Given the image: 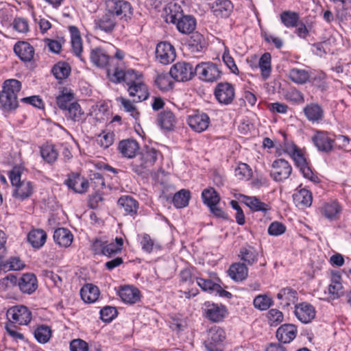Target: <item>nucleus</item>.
Masks as SVG:
<instances>
[{
  "instance_id": "6",
  "label": "nucleus",
  "mask_w": 351,
  "mask_h": 351,
  "mask_svg": "<svg viewBox=\"0 0 351 351\" xmlns=\"http://www.w3.org/2000/svg\"><path fill=\"white\" fill-rule=\"evenodd\" d=\"M6 316L9 321L19 325H27L32 319L31 311L23 305L10 308L7 311Z\"/></svg>"
},
{
  "instance_id": "41",
  "label": "nucleus",
  "mask_w": 351,
  "mask_h": 351,
  "mask_svg": "<svg viewBox=\"0 0 351 351\" xmlns=\"http://www.w3.org/2000/svg\"><path fill=\"white\" fill-rule=\"evenodd\" d=\"M239 256L247 265H252L257 261L258 253L254 247L247 245L240 249Z\"/></svg>"
},
{
  "instance_id": "2",
  "label": "nucleus",
  "mask_w": 351,
  "mask_h": 351,
  "mask_svg": "<svg viewBox=\"0 0 351 351\" xmlns=\"http://www.w3.org/2000/svg\"><path fill=\"white\" fill-rule=\"evenodd\" d=\"M10 179L14 186L13 197L23 201L29 198L34 193V186L32 182L21 180V170L19 167H14L10 172Z\"/></svg>"
},
{
  "instance_id": "50",
  "label": "nucleus",
  "mask_w": 351,
  "mask_h": 351,
  "mask_svg": "<svg viewBox=\"0 0 351 351\" xmlns=\"http://www.w3.org/2000/svg\"><path fill=\"white\" fill-rule=\"evenodd\" d=\"M52 73L58 80L66 79L71 73V67L69 64L60 62L53 66Z\"/></svg>"
},
{
  "instance_id": "60",
  "label": "nucleus",
  "mask_w": 351,
  "mask_h": 351,
  "mask_svg": "<svg viewBox=\"0 0 351 351\" xmlns=\"http://www.w3.org/2000/svg\"><path fill=\"white\" fill-rule=\"evenodd\" d=\"M197 283L198 286L203 291H219L220 286L214 283L211 280H206L202 278H197Z\"/></svg>"
},
{
  "instance_id": "61",
  "label": "nucleus",
  "mask_w": 351,
  "mask_h": 351,
  "mask_svg": "<svg viewBox=\"0 0 351 351\" xmlns=\"http://www.w3.org/2000/svg\"><path fill=\"white\" fill-rule=\"evenodd\" d=\"M117 309L112 306H105L100 311L101 319L105 322H109L113 319L117 315Z\"/></svg>"
},
{
  "instance_id": "52",
  "label": "nucleus",
  "mask_w": 351,
  "mask_h": 351,
  "mask_svg": "<svg viewBox=\"0 0 351 351\" xmlns=\"http://www.w3.org/2000/svg\"><path fill=\"white\" fill-rule=\"evenodd\" d=\"M42 158L48 163L54 162L58 156V153L53 145H46L40 148Z\"/></svg>"
},
{
  "instance_id": "9",
  "label": "nucleus",
  "mask_w": 351,
  "mask_h": 351,
  "mask_svg": "<svg viewBox=\"0 0 351 351\" xmlns=\"http://www.w3.org/2000/svg\"><path fill=\"white\" fill-rule=\"evenodd\" d=\"M176 57L174 47L167 42L159 43L156 48V60L162 64H169L174 61Z\"/></svg>"
},
{
  "instance_id": "64",
  "label": "nucleus",
  "mask_w": 351,
  "mask_h": 351,
  "mask_svg": "<svg viewBox=\"0 0 351 351\" xmlns=\"http://www.w3.org/2000/svg\"><path fill=\"white\" fill-rule=\"evenodd\" d=\"M71 351H88V343L80 339H73L70 343Z\"/></svg>"
},
{
  "instance_id": "49",
  "label": "nucleus",
  "mask_w": 351,
  "mask_h": 351,
  "mask_svg": "<svg viewBox=\"0 0 351 351\" xmlns=\"http://www.w3.org/2000/svg\"><path fill=\"white\" fill-rule=\"evenodd\" d=\"M202 198L208 207L217 205L220 200L219 195L213 188L204 189L202 193Z\"/></svg>"
},
{
  "instance_id": "17",
  "label": "nucleus",
  "mask_w": 351,
  "mask_h": 351,
  "mask_svg": "<svg viewBox=\"0 0 351 351\" xmlns=\"http://www.w3.org/2000/svg\"><path fill=\"white\" fill-rule=\"evenodd\" d=\"M178 30L184 34L193 33L196 27V20L191 15L179 14L173 16Z\"/></svg>"
},
{
  "instance_id": "14",
  "label": "nucleus",
  "mask_w": 351,
  "mask_h": 351,
  "mask_svg": "<svg viewBox=\"0 0 351 351\" xmlns=\"http://www.w3.org/2000/svg\"><path fill=\"white\" fill-rule=\"evenodd\" d=\"M113 82L118 83L123 81L128 87L137 84V82H142V75L133 69L123 71L116 69L113 74Z\"/></svg>"
},
{
  "instance_id": "21",
  "label": "nucleus",
  "mask_w": 351,
  "mask_h": 351,
  "mask_svg": "<svg viewBox=\"0 0 351 351\" xmlns=\"http://www.w3.org/2000/svg\"><path fill=\"white\" fill-rule=\"evenodd\" d=\"M277 298L280 300V305L285 308L291 304H296L298 300V292L291 287L281 289L277 294Z\"/></svg>"
},
{
  "instance_id": "18",
  "label": "nucleus",
  "mask_w": 351,
  "mask_h": 351,
  "mask_svg": "<svg viewBox=\"0 0 351 351\" xmlns=\"http://www.w3.org/2000/svg\"><path fill=\"white\" fill-rule=\"evenodd\" d=\"M64 184L75 193H84L88 189V181L80 174L75 173L70 176L65 181Z\"/></svg>"
},
{
  "instance_id": "33",
  "label": "nucleus",
  "mask_w": 351,
  "mask_h": 351,
  "mask_svg": "<svg viewBox=\"0 0 351 351\" xmlns=\"http://www.w3.org/2000/svg\"><path fill=\"white\" fill-rule=\"evenodd\" d=\"M119 296L125 303L134 304L140 300V291L134 287L125 286L119 291Z\"/></svg>"
},
{
  "instance_id": "58",
  "label": "nucleus",
  "mask_w": 351,
  "mask_h": 351,
  "mask_svg": "<svg viewBox=\"0 0 351 351\" xmlns=\"http://www.w3.org/2000/svg\"><path fill=\"white\" fill-rule=\"evenodd\" d=\"M252 170L245 163H240L234 170V176L239 180L251 176Z\"/></svg>"
},
{
  "instance_id": "45",
  "label": "nucleus",
  "mask_w": 351,
  "mask_h": 351,
  "mask_svg": "<svg viewBox=\"0 0 351 351\" xmlns=\"http://www.w3.org/2000/svg\"><path fill=\"white\" fill-rule=\"evenodd\" d=\"M123 245V239L121 237H116L115 243H109L106 241L104 256L111 257L120 253Z\"/></svg>"
},
{
  "instance_id": "59",
  "label": "nucleus",
  "mask_w": 351,
  "mask_h": 351,
  "mask_svg": "<svg viewBox=\"0 0 351 351\" xmlns=\"http://www.w3.org/2000/svg\"><path fill=\"white\" fill-rule=\"evenodd\" d=\"M14 29L19 33L25 34L29 31L27 19L22 17L15 18L13 21Z\"/></svg>"
},
{
  "instance_id": "10",
  "label": "nucleus",
  "mask_w": 351,
  "mask_h": 351,
  "mask_svg": "<svg viewBox=\"0 0 351 351\" xmlns=\"http://www.w3.org/2000/svg\"><path fill=\"white\" fill-rule=\"evenodd\" d=\"M204 315L212 322H220L228 313L227 308L222 304L206 302L204 303Z\"/></svg>"
},
{
  "instance_id": "40",
  "label": "nucleus",
  "mask_w": 351,
  "mask_h": 351,
  "mask_svg": "<svg viewBox=\"0 0 351 351\" xmlns=\"http://www.w3.org/2000/svg\"><path fill=\"white\" fill-rule=\"evenodd\" d=\"M27 239L33 247L40 248L46 242L47 234L41 229L33 230L28 234Z\"/></svg>"
},
{
  "instance_id": "30",
  "label": "nucleus",
  "mask_w": 351,
  "mask_h": 351,
  "mask_svg": "<svg viewBox=\"0 0 351 351\" xmlns=\"http://www.w3.org/2000/svg\"><path fill=\"white\" fill-rule=\"evenodd\" d=\"M53 239L58 245L67 247L72 243L73 236L67 228H60L54 231Z\"/></svg>"
},
{
  "instance_id": "46",
  "label": "nucleus",
  "mask_w": 351,
  "mask_h": 351,
  "mask_svg": "<svg viewBox=\"0 0 351 351\" xmlns=\"http://www.w3.org/2000/svg\"><path fill=\"white\" fill-rule=\"evenodd\" d=\"M73 93L71 90L64 88L61 94L56 97V103L61 110H65L69 107V105L73 102Z\"/></svg>"
},
{
  "instance_id": "22",
  "label": "nucleus",
  "mask_w": 351,
  "mask_h": 351,
  "mask_svg": "<svg viewBox=\"0 0 351 351\" xmlns=\"http://www.w3.org/2000/svg\"><path fill=\"white\" fill-rule=\"evenodd\" d=\"M18 285L20 290L27 294L32 293L38 288L36 277L31 273L24 274L19 279Z\"/></svg>"
},
{
  "instance_id": "15",
  "label": "nucleus",
  "mask_w": 351,
  "mask_h": 351,
  "mask_svg": "<svg viewBox=\"0 0 351 351\" xmlns=\"http://www.w3.org/2000/svg\"><path fill=\"white\" fill-rule=\"evenodd\" d=\"M294 314L302 323L308 324L314 319L316 311L312 304L304 302L295 305Z\"/></svg>"
},
{
  "instance_id": "51",
  "label": "nucleus",
  "mask_w": 351,
  "mask_h": 351,
  "mask_svg": "<svg viewBox=\"0 0 351 351\" xmlns=\"http://www.w3.org/2000/svg\"><path fill=\"white\" fill-rule=\"evenodd\" d=\"M34 335L38 343H45L49 341L51 337V330L47 326L41 325L34 330Z\"/></svg>"
},
{
  "instance_id": "56",
  "label": "nucleus",
  "mask_w": 351,
  "mask_h": 351,
  "mask_svg": "<svg viewBox=\"0 0 351 351\" xmlns=\"http://www.w3.org/2000/svg\"><path fill=\"white\" fill-rule=\"evenodd\" d=\"M117 100L121 104L125 111L130 112L131 116L133 117L136 120L138 119L139 112L129 99L120 97H118Z\"/></svg>"
},
{
  "instance_id": "20",
  "label": "nucleus",
  "mask_w": 351,
  "mask_h": 351,
  "mask_svg": "<svg viewBox=\"0 0 351 351\" xmlns=\"http://www.w3.org/2000/svg\"><path fill=\"white\" fill-rule=\"evenodd\" d=\"M297 333L298 330L295 325L285 324L278 328L276 336L280 342L289 343L295 338Z\"/></svg>"
},
{
  "instance_id": "3",
  "label": "nucleus",
  "mask_w": 351,
  "mask_h": 351,
  "mask_svg": "<svg viewBox=\"0 0 351 351\" xmlns=\"http://www.w3.org/2000/svg\"><path fill=\"white\" fill-rule=\"evenodd\" d=\"M161 157L162 154L159 151L146 147L141 152L138 158L132 162V171L138 175H142L152 167L157 160Z\"/></svg>"
},
{
  "instance_id": "12",
  "label": "nucleus",
  "mask_w": 351,
  "mask_h": 351,
  "mask_svg": "<svg viewBox=\"0 0 351 351\" xmlns=\"http://www.w3.org/2000/svg\"><path fill=\"white\" fill-rule=\"evenodd\" d=\"M234 88L228 82L219 83L215 89V96L217 100L225 105L232 103L234 98Z\"/></svg>"
},
{
  "instance_id": "57",
  "label": "nucleus",
  "mask_w": 351,
  "mask_h": 351,
  "mask_svg": "<svg viewBox=\"0 0 351 351\" xmlns=\"http://www.w3.org/2000/svg\"><path fill=\"white\" fill-rule=\"evenodd\" d=\"M272 304L271 298L266 295H258L254 300V306L261 311L267 310Z\"/></svg>"
},
{
  "instance_id": "48",
  "label": "nucleus",
  "mask_w": 351,
  "mask_h": 351,
  "mask_svg": "<svg viewBox=\"0 0 351 351\" xmlns=\"http://www.w3.org/2000/svg\"><path fill=\"white\" fill-rule=\"evenodd\" d=\"M190 198V191L182 189L174 195L173 197V205L178 208L186 207L189 204Z\"/></svg>"
},
{
  "instance_id": "47",
  "label": "nucleus",
  "mask_w": 351,
  "mask_h": 351,
  "mask_svg": "<svg viewBox=\"0 0 351 351\" xmlns=\"http://www.w3.org/2000/svg\"><path fill=\"white\" fill-rule=\"evenodd\" d=\"M289 77L293 82L304 84L308 81L310 74L306 70L294 68L290 70Z\"/></svg>"
},
{
  "instance_id": "34",
  "label": "nucleus",
  "mask_w": 351,
  "mask_h": 351,
  "mask_svg": "<svg viewBox=\"0 0 351 351\" xmlns=\"http://www.w3.org/2000/svg\"><path fill=\"white\" fill-rule=\"evenodd\" d=\"M65 117L73 122L83 121L86 119L84 112L77 102H73L64 110Z\"/></svg>"
},
{
  "instance_id": "37",
  "label": "nucleus",
  "mask_w": 351,
  "mask_h": 351,
  "mask_svg": "<svg viewBox=\"0 0 351 351\" xmlns=\"http://www.w3.org/2000/svg\"><path fill=\"white\" fill-rule=\"evenodd\" d=\"M90 58L91 62L98 67L106 66L110 60V57L101 48H95L90 51Z\"/></svg>"
},
{
  "instance_id": "25",
  "label": "nucleus",
  "mask_w": 351,
  "mask_h": 351,
  "mask_svg": "<svg viewBox=\"0 0 351 351\" xmlns=\"http://www.w3.org/2000/svg\"><path fill=\"white\" fill-rule=\"evenodd\" d=\"M211 9L217 17L226 18L232 12L233 5L230 0H216Z\"/></svg>"
},
{
  "instance_id": "16",
  "label": "nucleus",
  "mask_w": 351,
  "mask_h": 351,
  "mask_svg": "<svg viewBox=\"0 0 351 351\" xmlns=\"http://www.w3.org/2000/svg\"><path fill=\"white\" fill-rule=\"evenodd\" d=\"M94 23L96 29L106 33L112 32L117 25L116 17L108 11L101 16H97Z\"/></svg>"
},
{
  "instance_id": "27",
  "label": "nucleus",
  "mask_w": 351,
  "mask_h": 351,
  "mask_svg": "<svg viewBox=\"0 0 351 351\" xmlns=\"http://www.w3.org/2000/svg\"><path fill=\"white\" fill-rule=\"evenodd\" d=\"M241 197L243 198V202L254 212L261 211L266 213L271 210V207L269 204L261 202L255 196L242 195Z\"/></svg>"
},
{
  "instance_id": "7",
  "label": "nucleus",
  "mask_w": 351,
  "mask_h": 351,
  "mask_svg": "<svg viewBox=\"0 0 351 351\" xmlns=\"http://www.w3.org/2000/svg\"><path fill=\"white\" fill-rule=\"evenodd\" d=\"M171 76L178 82L191 80L195 75L192 65L185 62H178L173 64L169 71Z\"/></svg>"
},
{
  "instance_id": "62",
  "label": "nucleus",
  "mask_w": 351,
  "mask_h": 351,
  "mask_svg": "<svg viewBox=\"0 0 351 351\" xmlns=\"http://www.w3.org/2000/svg\"><path fill=\"white\" fill-rule=\"evenodd\" d=\"M285 231L286 226L279 221L272 222L268 228V233L272 236L281 235L285 233Z\"/></svg>"
},
{
  "instance_id": "53",
  "label": "nucleus",
  "mask_w": 351,
  "mask_h": 351,
  "mask_svg": "<svg viewBox=\"0 0 351 351\" xmlns=\"http://www.w3.org/2000/svg\"><path fill=\"white\" fill-rule=\"evenodd\" d=\"M206 43L204 36L195 32L191 36L189 40V46L192 51H199L205 47Z\"/></svg>"
},
{
  "instance_id": "19",
  "label": "nucleus",
  "mask_w": 351,
  "mask_h": 351,
  "mask_svg": "<svg viewBox=\"0 0 351 351\" xmlns=\"http://www.w3.org/2000/svg\"><path fill=\"white\" fill-rule=\"evenodd\" d=\"M187 122L192 130L197 132H202L208 128L210 123V118L205 113H198L190 115Z\"/></svg>"
},
{
  "instance_id": "38",
  "label": "nucleus",
  "mask_w": 351,
  "mask_h": 351,
  "mask_svg": "<svg viewBox=\"0 0 351 351\" xmlns=\"http://www.w3.org/2000/svg\"><path fill=\"white\" fill-rule=\"evenodd\" d=\"M118 205L123 208L126 214H136L138 208V203L133 197L125 195L121 197L118 200Z\"/></svg>"
},
{
  "instance_id": "8",
  "label": "nucleus",
  "mask_w": 351,
  "mask_h": 351,
  "mask_svg": "<svg viewBox=\"0 0 351 351\" xmlns=\"http://www.w3.org/2000/svg\"><path fill=\"white\" fill-rule=\"evenodd\" d=\"M311 141L319 152L325 153L332 151L335 144V140L331 138L326 131L315 130Z\"/></svg>"
},
{
  "instance_id": "32",
  "label": "nucleus",
  "mask_w": 351,
  "mask_h": 351,
  "mask_svg": "<svg viewBox=\"0 0 351 351\" xmlns=\"http://www.w3.org/2000/svg\"><path fill=\"white\" fill-rule=\"evenodd\" d=\"M71 32V43L72 47L73 53L78 57L82 61H84V59L82 57L81 54L82 52V40L80 36L79 30L76 27H70Z\"/></svg>"
},
{
  "instance_id": "35",
  "label": "nucleus",
  "mask_w": 351,
  "mask_h": 351,
  "mask_svg": "<svg viewBox=\"0 0 351 351\" xmlns=\"http://www.w3.org/2000/svg\"><path fill=\"white\" fill-rule=\"evenodd\" d=\"M228 274L234 281H242L247 277L248 269L244 263H236L230 267Z\"/></svg>"
},
{
  "instance_id": "24",
  "label": "nucleus",
  "mask_w": 351,
  "mask_h": 351,
  "mask_svg": "<svg viewBox=\"0 0 351 351\" xmlns=\"http://www.w3.org/2000/svg\"><path fill=\"white\" fill-rule=\"evenodd\" d=\"M328 290L329 298L331 300L337 299L343 294L344 290L341 282V277L338 273H332Z\"/></svg>"
},
{
  "instance_id": "36",
  "label": "nucleus",
  "mask_w": 351,
  "mask_h": 351,
  "mask_svg": "<svg viewBox=\"0 0 351 351\" xmlns=\"http://www.w3.org/2000/svg\"><path fill=\"white\" fill-rule=\"evenodd\" d=\"M82 299L86 303L95 302L99 298V290L92 284L84 285L80 290Z\"/></svg>"
},
{
  "instance_id": "28",
  "label": "nucleus",
  "mask_w": 351,
  "mask_h": 351,
  "mask_svg": "<svg viewBox=\"0 0 351 351\" xmlns=\"http://www.w3.org/2000/svg\"><path fill=\"white\" fill-rule=\"evenodd\" d=\"M158 123L162 129L171 131L176 127L177 119L171 110H165L158 114Z\"/></svg>"
},
{
  "instance_id": "43",
  "label": "nucleus",
  "mask_w": 351,
  "mask_h": 351,
  "mask_svg": "<svg viewBox=\"0 0 351 351\" xmlns=\"http://www.w3.org/2000/svg\"><path fill=\"white\" fill-rule=\"evenodd\" d=\"M138 149V143L134 140L122 141L119 145L120 152L127 158H133Z\"/></svg>"
},
{
  "instance_id": "31",
  "label": "nucleus",
  "mask_w": 351,
  "mask_h": 351,
  "mask_svg": "<svg viewBox=\"0 0 351 351\" xmlns=\"http://www.w3.org/2000/svg\"><path fill=\"white\" fill-rule=\"evenodd\" d=\"M293 202L296 206L304 208L308 207L312 204V194L305 189L298 190L293 195Z\"/></svg>"
},
{
  "instance_id": "55",
  "label": "nucleus",
  "mask_w": 351,
  "mask_h": 351,
  "mask_svg": "<svg viewBox=\"0 0 351 351\" xmlns=\"http://www.w3.org/2000/svg\"><path fill=\"white\" fill-rule=\"evenodd\" d=\"M25 263L16 256L10 257L8 261L3 260V270H21L25 267Z\"/></svg>"
},
{
  "instance_id": "1",
  "label": "nucleus",
  "mask_w": 351,
  "mask_h": 351,
  "mask_svg": "<svg viewBox=\"0 0 351 351\" xmlns=\"http://www.w3.org/2000/svg\"><path fill=\"white\" fill-rule=\"evenodd\" d=\"M21 89L20 81L15 79L5 80L0 92V107L5 110L16 109L19 105L17 95Z\"/></svg>"
},
{
  "instance_id": "5",
  "label": "nucleus",
  "mask_w": 351,
  "mask_h": 351,
  "mask_svg": "<svg viewBox=\"0 0 351 351\" xmlns=\"http://www.w3.org/2000/svg\"><path fill=\"white\" fill-rule=\"evenodd\" d=\"M195 75L202 81L213 82L220 78L221 71L216 64L205 62L196 65Z\"/></svg>"
},
{
  "instance_id": "11",
  "label": "nucleus",
  "mask_w": 351,
  "mask_h": 351,
  "mask_svg": "<svg viewBox=\"0 0 351 351\" xmlns=\"http://www.w3.org/2000/svg\"><path fill=\"white\" fill-rule=\"evenodd\" d=\"M271 178L276 181L281 182L287 179L292 171V167L285 159H277L272 163Z\"/></svg>"
},
{
  "instance_id": "13",
  "label": "nucleus",
  "mask_w": 351,
  "mask_h": 351,
  "mask_svg": "<svg viewBox=\"0 0 351 351\" xmlns=\"http://www.w3.org/2000/svg\"><path fill=\"white\" fill-rule=\"evenodd\" d=\"M291 158L294 160L295 165L300 169L304 178L314 183L319 182V178L312 171L300 149L295 154L292 155Z\"/></svg>"
},
{
  "instance_id": "26",
  "label": "nucleus",
  "mask_w": 351,
  "mask_h": 351,
  "mask_svg": "<svg viewBox=\"0 0 351 351\" xmlns=\"http://www.w3.org/2000/svg\"><path fill=\"white\" fill-rule=\"evenodd\" d=\"M128 91L130 97H134V102L146 100L149 97L147 86L142 82L130 86Z\"/></svg>"
},
{
  "instance_id": "44",
  "label": "nucleus",
  "mask_w": 351,
  "mask_h": 351,
  "mask_svg": "<svg viewBox=\"0 0 351 351\" xmlns=\"http://www.w3.org/2000/svg\"><path fill=\"white\" fill-rule=\"evenodd\" d=\"M280 18L282 23L287 28L297 27L300 21L299 14L290 10L282 12Z\"/></svg>"
},
{
  "instance_id": "39",
  "label": "nucleus",
  "mask_w": 351,
  "mask_h": 351,
  "mask_svg": "<svg viewBox=\"0 0 351 351\" xmlns=\"http://www.w3.org/2000/svg\"><path fill=\"white\" fill-rule=\"evenodd\" d=\"M225 338L224 330L221 328L215 326L208 330V337L204 343L205 345H218L221 343Z\"/></svg>"
},
{
  "instance_id": "42",
  "label": "nucleus",
  "mask_w": 351,
  "mask_h": 351,
  "mask_svg": "<svg viewBox=\"0 0 351 351\" xmlns=\"http://www.w3.org/2000/svg\"><path fill=\"white\" fill-rule=\"evenodd\" d=\"M306 118L311 121H319L323 118L324 111L317 104H310L304 108Z\"/></svg>"
},
{
  "instance_id": "29",
  "label": "nucleus",
  "mask_w": 351,
  "mask_h": 351,
  "mask_svg": "<svg viewBox=\"0 0 351 351\" xmlns=\"http://www.w3.org/2000/svg\"><path fill=\"white\" fill-rule=\"evenodd\" d=\"M341 206L337 201H331L323 205L322 215L329 220H337L341 213Z\"/></svg>"
},
{
  "instance_id": "54",
  "label": "nucleus",
  "mask_w": 351,
  "mask_h": 351,
  "mask_svg": "<svg viewBox=\"0 0 351 351\" xmlns=\"http://www.w3.org/2000/svg\"><path fill=\"white\" fill-rule=\"evenodd\" d=\"M259 67L261 75L264 80L269 77L271 73V55L269 53H265L259 60Z\"/></svg>"
},
{
  "instance_id": "63",
  "label": "nucleus",
  "mask_w": 351,
  "mask_h": 351,
  "mask_svg": "<svg viewBox=\"0 0 351 351\" xmlns=\"http://www.w3.org/2000/svg\"><path fill=\"white\" fill-rule=\"evenodd\" d=\"M158 88L162 90H167L172 88V82L166 75H160L156 80Z\"/></svg>"
},
{
  "instance_id": "23",
  "label": "nucleus",
  "mask_w": 351,
  "mask_h": 351,
  "mask_svg": "<svg viewBox=\"0 0 351 351\" xmlns=\"http://www.w3.org/2000/svg\"><path fill=\"white\" fill-rule=\"evenodd\" d=\"M14 51L16 55L24 62L31 61L34 55V47L27 42L21 41L14 46Z\"/></svg>"
},
{
  "instance_id": "4",
  "label": "nucleus",
  "mask_w": 351,
  "mask_h": 351,
  "mask_svg": "<svg viewBox=\"0 0 351 351\" xmlns=\"http://www.w3.org/2000/svg\"><path fill=\"white\" fill-rule=\"evenodd\" d=\"M106 11L112 14L116 18L128 21L133 15V8L130 2L125 0H106Z\"/></svg>"
}]
</instances>
